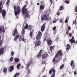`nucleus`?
Here are the masks:
<instances>
[{"instance_id":"nucleus-1","label":"nucleus","mask_w":77,"mask_h":77,"mask_svg":"<svg viewBox=\"0 0 77 77\" xmlns=\"http://www.w3.org/2000/svg\"><path fill=\"white\" fill-rule=\"evenodd\" d=\"M44 14H44L43 16L42 15L41 16V19L42 21H43L44 20H48V17L49 16V11L48 10L45 11L44 12Z\"/></svg>"},{"instance_id":"nucleus-2","label":"nucleus","mask_w":77,"mask_h":77,"mask_svg":"<svg viewBox=\"0 0 77 77\" xmlns=\"http://www.w3.org/2000/svg\"><path fill=\"white\" fill-rule=\"evenodd\" d=\"M14 13L15 15H18L20 12H21V10L20 9V7L19 6L16 7V6H14Z\"/></svg>"},{"instance_id":"nucleus-3","label":"nucleus","mask_w":77,"mask_h":77,"mask_svg":"<svg viewBox=\"0 0 77 77\" xmlns=\"http://www.w3.org/2000/svg\"><path fill=\"white\" fill-rule=\"evenodd\" d=\"M24 28H23L22 29V36H23V35H24L25 33V31L26 30V29H28V30H30V29H32V27H31V26L29 25V26L28 27V24L27 23H26V26H25ZM27 27H28V28H27Z\"/></svg>"},{"instance_id":"nucleus-4","label":"nucleus","mask_w":77,"mask_h":77,"mask_svg":"<svg viewBox=\"0 0 77 77\" xmlns=\"http://www.w3.org/2000/svg\"><path fill=\"white\" fill-rule=\"evenodd\" d=\"M62 55V51L61 50H59L57 52L56 55L55 56L54 58L53 59V62L55 63L56 61V58L57 56H60Z\"/></svg>"},{"instance_id":"nucleus-5","label":"nucleus","mask_w":77,"mask_h":77,"mask_svg":"<svg viewBox=\"0 0 77 77\" xmlns=\"http://www.w3.org/2000/svg\"><path fill=\"white\" fill-rule=\"evenodd\" d=\"M19 37L20 38H19V41H21V40L23 41H24V37H23L22 38V37L21 36V35H16L14 38V41H16V40H17V39H18V38H19Z\"/></svg>"},{"instance_id":"nucleus-6","label":"nucleus","mask_w":77,"mask_h":77,"mask_svg":"<svg viewBox=\"0 0 77 77\" xmlns=\"http://www.w3.org/2000/svg\"><path fill=\"white\" fill-rule=\"evenodd\" d=\"M49 74H51V73H53L51 76V77H54L55 75L56 74V72L55 71V70L54 69H51L49 72Z\"/></svg>"},{"instance_id":"nucleus-7","label":"nucleus","mask_w":77,"mask_h":77,"mask_svg":"<svg viewBox=\"0 0 77 77\" xmlns=\"http://www.w3.org/2000/svg\"><path fill=\"white\" fill-rule=\"evenodd\" d=\"M41 36H42V33L39 31L36 36V39L37 40H40L41 39Z\"/></svg>"},{"instance_id":"nucleus-8","label":"nucleus","mask_w":77,"mask_h":77,"mask_svg":"<svg viewBox=\"0 0 77 77\" xmlns=\"http://www.w3.org/2000/svg\"><path fill=\"white\" fill-rule=\"evenodd\" d=\"M41 42L40 40H38L37 41V42H35V46L36 47H38V46H39L40 45H41Z\"/></svg>"},{"instance_id":"nucleus-9","label":"nucleus","mask_w":77,"mask_h":77,"mask_svg":"<svg viewBox=\"0 0 77 77\" xmlns=\"http://www.w3.org/2000/svg\"><path fill=\"white\" fill-rule=\"evenodd\" d=\"M22 12L23 14H26L27 13V9H22Z\"/></svg>"},{"instance_id":"nucleus-10","label":"nucleus","mask_w":77,"mask_h":77,"mask_svg":"<svg viewBox=\"0 0 77 77\" xmlns=\"http://www.w3.org/2000/svg\"><path fill=\"white\" fill-rule=\"evenodd\" d=\"M48 57V55L47 54H44L42 56V59H47Z\"/></svg>"},{"instance_id":"nucleus-11","label":"nucleus","mask_w":77,"mask_h":77,"mask_svg":"<svg viewBox=\"0 0 77 77\" xmlns=\"http://www.w3.org/2000/svg\"><path fill=\"white\" fill-rule=\"evenodd\" d=\"M5 30L4 29V27H2L0 28V33H5Z\"/></svg>"},{"instance_id":"nucleus-12","label":"nucleus","mask_w":77,"mask_h":77,"mask_svg":"<svg viewBox=\"0 0 77 77\" xmlns=\"http://www.w3.org/2000/svg\"><path fill=\"white\" fill-rule=\"evenodd\" d=\"M42 50H41L40 51L39 53H38L37 55V58L38 59H39L41 58V53H42Z\"/></svg>"},{"instance_id":"nucleus-13","label":"nucleus","mask_w":77,"mask_h":77,"mask_svg":"<svg viewBox=\"0 0 77 77\" xmlns=\"http://www.w3.org/2000/svg\"><path fill=\"white\" fill-rule=\"evenodd\" d=\"M45 23H44L42 26L41 28V30L42 32H44V30H45Z\"/></svg>"},{"instance_id":"nucleus-14","label":"nucleus","mask_w":77,"mask_h":77,"mask_svg":"<svg viewBox=\"0 0 77 77\" xmlns=\"http://www.w3.org/2000/svg\"><path fill=\"white\" fill-rule=\"evenodd\" d=\"M2 17H4L6 16V11L5 10H3L2 12Z\"/></svg>"},{"instance_id":"nucleus-15","label":"nucleus","mask_w":77,"mask_h":77,"mask_svg":"<svg viewBox=\"0 0 77 77\" xmlns=\"http://www.w3.org/2000/svg\"><path fill=\"white\" fill-rule=\"evenodd\" d=\"M47 42L49 45H51L52 41L51 40H47Z\"/></svg>"},{"instance_id":"nucleus-16","label":"nucleus","mask_w":77,"mask_h":77,"mask_svg":"<svg viewBox=\"0 0 77 77\" xmlns=\"http://www.w3.org/2000/svg\"><path fill=\"white\" fill-rule=\"evenodd\" d=\"M74 38L73 36H72V38L69 39V41L70 42H71V43H74V42L75 40H74Z\"/></svg>"},{"instance_id":"nucleus-17","label":"nucleus","mask_w":77,"mask_h":77,"mask_svg":"<svg viewBox=\"0 0 77 77\" xmlns=\"http://www.w3.org/2000/svg\"><path fill=\"white\" fill-rule=\"evenodd\" d=\"M4 53V49L3 48H1L0 49V55Z\"/></svg>"},{"instance_id":"nucleus-18","label":"nucleus","mask_w":77,"mask_h":77,"mask_svg":"<svg viewBox=\"0 0 77 77\" xmlns=\"http://www.w3.org/2000/svg\"><path fill=\"white\" fill-rule=\"evenodd\" d=\"M70 48H71V46H70V45H69V44L67 45L66 50H69Z\"/></svg>"},{"instance_id":"nucleus-19","label":"nucleus","mask_w":77,"mask_h":77,"mask_svg":"<svg viewBox=\"0 0 77 77\" xmlns=\"http://www.w3.org/2000/svg\"><path fill=\"white\" fill-rule=\"evenodd\" d=\"M31 65V63L30 62H29L26 64V68H29V66H30Z\"/></svg>"},{"instance_id":"nucleus-20","label":"nucleus","mask_w":77,"mask_h":77,"mask_svg":"<svg viewBox=\"0 0 77 77\" xmlns=\"http://www.w3.org/2000/svg\"><path fill=\"white\" fill-rule=\"evenodd\" d=\"M17 34V29H15L14 32V34L13 35L14 36H15V35H16V34Z\"/></svg>"},{"instance_id":"nucleus-21","label":"nucleus","mask_w":77,"mask_h":77,"mask_svg":"<svg viewBox=\"0 0 77 77\" xmlns=\"http://www.w3.org/2000/svg\"><path fill=\"white\" fill-rule=\"evenodd\" d=\"M15 62H18L19 61V58H14Z\"/></svg>"},{"instance_id":"nucleus-22","label":"nucleus","mask_w":77,"mask_h":77,"mask_svg":"<svg viewBox=\"0 0 77 77\" xmlns=\"http://www.w3.org/2000/svg\"><path fill=\"white\" fill-rule=\"evenodd\" d=\"M40 9L41 10V9H43L45 8L44 5H40Z\"/></svg>"},{"instance_id":"nucleus-23","label":"nucleus","mask_w":77,"mask_h":77,"mask_svg":"<svg viewBox=\"0 0 77 77\" xmlns=\"http://www.w3.org/2000/svg\"><path fill=\"white\" fill-rule=\"evenodd\" d=\"M10 70H9L10 72H12L14 69V67L13 66H11L10 67Z\"/></svg>"},{"instance_id":"nucleus-24","label":"nucleus","mask_w":77,"mask_h":77,"mask_svg":"<svg viewBox=\"0 0 77 77\" xmlns=\"http://www.w3.org/2000/svg\"><path fill=\"white\" fill-rule=\"evenodd\" d=\"M3 72L4 73H6V72H7V69L6 68H4L3 70Z\"/></svg>"},{"instance_id":"nucleus-25","label":"nucleus","mask_w":77,"mask_h":77,"mask_svg":"<svg viewBox=\"0 0 77 77\" xmlns=\"http://www.w3.org/2000/svg\"><path fill=\"white\" fill-rule=\"evenodd\" d=\"M25 15V18H28L29 17V14L28 13H26V14H24Z\"/></svg>"},{"instance_id":"nucleus-26","label":"nucleus","mask_w":77,"mask_h":77,"mask_svg":"<svg viewBox=\"0 0 77 77\" xmlns=\"http://www.w3.org/2000/svg\"><path fill=\"white\" fill-rule=\"evenodd\" d=\"M3 39H2L0 41V47H2V44H3Z\"/></svg>"},{"instance_id":"nucleus-27","label":"nucleus","mask_w":77,"mask_h":77,"mask_svg":"<svg viewBox=\"0 0 77 77\" xmlns=\"http://www.w3.org/2000/svg\"><path fill=\"white\" fill-rule=\"evenodd\" d=\"M50 51H52V50H53V49H54V46H52L50 47Z\"/></svg>"},{"instance_id":"nucleus-28","label":"nucleus","mask_w":77,"mask_h":77,"mask_svg":"<svg viewBox=\"0 0 77 77\" xmlns=\"http://www.w3.org/2000/svg\"><path fill=\"white\" fill-rule=\"evenodd\" d=\"M40 5L42 6V5H44V2H40Z\"/></svg>"},{"instance_id":"nucleus-29","label":"nucleus","mask_w":77,"mask_h":77,"mask_svg":"<svg viewBox=\"0 0 77 77\" xmlns=\"http://www.w3.org/2000/svg\"><path fill=\"white\" fill-rule=\"evenodd\" d=\"M64 64H62V65H61L60 67V69H62L63 68V67H64Z\"/></svg>"},{"instance_id":"nucleus-30","label":"nucleus","mask_w":77,"mask_h":77,"mask_svg":"<svg viewBox=\"0 0 77 77\" xmlns=\"http://www.w3.org/2000/svg\"><path fill=\"white\" fill-rule=\"evenodd\" d=\"M64 9V7L62 5L60 7V10H63Z\"/></svg>"},{"instance_id":"nucleus-31","label":"nucleus","mask_w":77,"mask_h":77,"mask_svg":"<svg viewBox=\"0 0 77 77\" xmlns=\"http://www.w3.org/2000/svg\"><path fill=\"white\" fill-rule=\"evenodd\" d=\"M74 64V61L72 60L71 61V63H70V65L71 66H72V65Z\"/></svg>"},{"instance_id":"nucleus-32","label":"nucleus","mask_w":77,"mask_h":77,"mask_svg":"<svg viewBox=\"0 0 77 77\" xmlns=\"http://www.w3.org/2000/svg\"><path fill=\"white\" fill-rule=\"evenodd\" d=\"M9 3H10V0H8L6 3V5H9Z\"/></svg>"},{"instance_id":"nucleus-33","label":"nucleus","mask_w":77,"mask_h":77,"mask_svg":"<svg viewBox=\"0 0 77 77\" xmlns=\"http://www.w3.org/2000/svg\"><path fill=\"white\" fill-rule=\"evenodd\" d=\"M64 2H65V3H66V4H69V2L67 0H65L64 1Z\"/></svg>"},{"instance_id":"nucleus-34","label":"nucleus","mask_w":77,"mask_h":77,"mask_svg":"<svg viewBox=\"0 0 77 77\" xmlns=\"http://www.w3.org/2000/svg\"><path fill=\"white\" fill-rule=\"evenodd\" d=\"M57 20L56 19V18H55L54 20H53V23H56Z\"/></svg>"},{"instance_id":"nucleus-35","label":"nucleus","mask_w":77,"mask_h":77,"mask_svg":"<svg viewBox=\"0 0 77 77\" xmlns=\"http://www.w3.org/2000/svg\"><path fill=\"white\" fill-rule=\"evenodd\" d=\"M42 65H46V64H45V61H43L42 62Z\"/></svg>"},{"instance_id":"nucleus-36","label":"nucleus","mask_w":77,"mask_h":77,"mask_svg":"<svg viewBox=\"0 0 77 77\" xmlns=\"http://www.w3.org/2000/svg\"><path fill=\"white\" fill-rule=\"evenodd\" d=\"M13 59H14V57H13L10 58V62H12Z\"/></svg>"},{"instance_id":"nucleus-37","label":"nucleus","mask_w":77,"mask_h":77,"mask_svg":"<svg viewBox=\"0 0 77 77\" xmlns=\"http://www.w3.org/2000/svg\"><path fill=\"white\" fill-rule=\"evenodd\" d=\"M2 13V7L0 8V14Z\"/></svg>"},{"instance_id":"nucleus-38","label":"nucleus","mask_w":77,"mask_h":77,"mask_svg":"<svg viewBox=\"0 0 77 77\" xmlns=\"http://www.w3.org/2000/svg\"><path fill=\"white\" fill-rule=\"evenodd\" d=\"M17 66L18 69H20V64H17Z\"/></svg>"},{"instance_id":"nucleus-39","label":"nucleus","mask_w":77,"mask_h":77,"mask_svg":"<svg viewBox=\"0 0 77 77\" xmlns=\"http://www.w3.org/2000/svg\"><path fill=\"white\" fill-rule=\"evenodd\" d=\"M63 20L62 19H60V22L61 23H63Z\"/></svg>"},{"instance_id":"nucleus-40","label":"nucleus","mask_w":77,"mask_h":77,"mask_svg":"<svg viewBox=\"0 0 77 77\" xmlns=\"http://www.w3.org/2000/svg\"><path fill=\"white\" fill-rule=\"evenodd\" d=\"M75 12H77V6H75Z\"/></svg>"},{"instance_id":"nucleus-41","label":"nucleus","mask_w":77,"mask_h":77,"mask_svg":"<svg viewBox=\"0 0 77 77\" xmlns=\"http://www.w3.org/2000/svg\"><path fill=\"white\" fill-rule=\"evenodd\" d=\"M67 29L68 30H71V27L70 26H68L67 28Z\"/></svg>"},{"instance_id":"nucleus-42","label":"nucleus","mask_w":77,"mask_h":77,"mask_svg":"<svg viewBox=\"0 0 77 77\" xmlns=\"http://www.w3.org/2000/svg\"><path fill=\"white\" fill-rule=\"evenodd\" d=\"M29 35L30 37L32 36V32H30V34H29Z\"/></svg>"},{"instance_id":"nucleus-43","label":"nucleus","mask_w":77,"mask_h":77,"mask_svg":"<svg viewBox=\"0 0 77 77\" xmlns=\"http://www.w3.org/2000/svg\"><path fill=\"white\" fill-rule=\"evenodd\" d=\"M56 29V26H54V27L53 28V30H55Z\"/></svg>"},{"instance_id":"nucleus-44","label":"nucleus","mask_w":77,"mask_h":77,"mask_svg":"<svg viewBox=\"0 0 77 77\" xmlns=\"http://www.w3.org/2000/svg\"><path fill=\"white\" fill-rule=\"evenodd\" d=\"M26 5H25L23 6V7L22 8V9H25V8H26Z\"/></svg>"},{"instance_id":"nucleus-45","label":"nucleus","mask_w":77,"mask_h":77,"mask_svg":"<svg viewBox=\"0 0 77 77\" xmlns=\"http://www.w3.org/2000/svg\"><path fill=\"white\" fill-rule=\"evenodd\" d=\"M11 54L12 56H13L14 55V52H12L11 53Z\"/></svg>"},{"instance_id":"nucleus-46","label":"nucleus","mask_w":77,"mask_h":77,"mask_svg":"<svg viewBox=\"0 0 77 77\" xmlns=\"http://www.w3.org/2000/svg\"><path fill=\"white\" fill-rule=\"evenodd\" d=\"M65 22L66 23L68 22V19L66 18L65 20Z\"/></svg>"},{"instance_id":"nucleus-47","label":"nucleus","mask_w":77,"mask_h":77,"mask_svg":"<svg viewBox=\"0 0 77 77\" xmlns=\"http://www.w3.org/2000/svg\"><path fill=\"white\" fill-rule=\"evenodd\" d=\"M48 20H51V17H48Z\"/></svg>"},{"instance_id":"nucleus-48","label":"nucleus","mask_w":77,"mask_h":77,"mask_svg":"<svg viewBox=\"0 0 77 77\" xmlns=\"http://www.w3.org/2000/svg\"><path fill=\"white\" fill-rule=\"evenodd\" d=\"M30 72V70L29 69H28V73H29Z\"/></svg>"},{"instance_id":"nucleus-49","label":"nucleus","mask_w":77,"mask_h":77,"mask_svg":"<svg viewBox=\"0 0 77 77\" xmlns=\"http://www.w3.org/2000/svg\"><path fill=\"white\" fill-rule=\"evenodd\" d=\"M69 37H71V33L69 34Z\"/></svg>"},{"instance_id":"nucleus-50","label":"nucleus","mask_w":77,"mask_h":77,"mask_svg":"<svg viewBox=\"0 0 77 77\" xmlns=\"http://www.w3.org/2000/svg\"><path fill=\"white\" fill-rule=\"evenodd\" d=\"M74 74H75V75H76V74H77V73L76 72H74Z\"/></svg>"},{"instance_id":"nucleus-51","label":"nucleus","mask_w":77,"mask_h":77,"mask_svg":"<svg viewBox=\"0 0 77 77\" xmlns=\"http://www.w3.org/2000/svg\"><path fill=\"white\" fill-rule=\"evenodd\" d=\"M57 15H60V13H59V12L57 13Z\"/></svg>"},{"instance_id":"nucleus-52","label":"nucleus","mask_w":77,"mask_h":77,"mask_svg":"<svg viewBox=\"0 0 77 77\" xmlns=\"http://www.w3.org/2000/svg\"><path fill=\"white\" fill-rule=\"evenodd\" d=\"M2 3L1 2H0V7H1V5H2Z\"/></svg>"},{"instance_id":"nucleus-53","label":"nucleus","mask_w":77,"mask_h":77,"mask_svg":"<svg viewBox=\"0 0 77 77\" xmlns=\"http://www.w3.org/2000/svg\"><path fill=\"white\" fill-rule=\"evenodd\" d=\"M16 18L17 19H18V17L16 16Z\"/></svg>"},{"instance_id":"nucleus-54","label":"nucleus","mask_w":77,"mask_h":77,"mask_svg":"<svg viewBox=\"0 0 77 77\" xmlns=\"http://www.w3.org/2000/svg\"><path fill=\"white\" fill-rule=\"evenodd\" d=\"M50 0V2H51V3H52V1H53V0Z\"/></svg>"},{"instance_id":"nucleus-55","label":"nucleus","mask_w":77,"mask_h":77,"mask_svg":"<svg viewBox=\"0 0 77 77\" xmlns=\"http://www.w3.org/2000/svg\"><path fill=\"white\" fill-rule=\"evenodd\" d=\"M26 4H27V3H28V2L27 1H26Z\"/></svg>"},{"instance_id":"nucleus-56","label":"nucleus","mask_w":77,"mask_h":77,"mask_svg":"<svg viewBox=\"0 0 77 77\" xmlns=\"http://www.w3.org/2000/svg\"><path fill=\"white\" fill-rule=\"evenodd\" d=\"M66 35H68V32H66Z\"/></svg>"},{"instance_id":"nucleus-57","label":"nucleus","mask_w":77,"mask_h":77,"mask_svg":"<svg viewBox=\"0 0 77 77\" xmlns=\"http://www.w3.org/2000/svg\"><path fill=\"white\" fill-rule=\"evenodd\" d=\"M45 40H46V38H45L44 39V41H45Z\"/></svg>"},{"instance_id":"nucleus-58","label":"nucleus","mask_w":77,"mask_h":77,"mask_svg":"<svg viewBox=\"0 0 77 77\" xmlns=\"http://www.w3.org/2000/svg\"><path fill=\"white\" fill-rule=\"evenodd\" d=\"M74 65H73V66L72 67V69H74Z\"/></svg>"},{"instance_id":"nucleus-59","label":"nucleus","mask_w":77,"mask_h":77,"mask_svg":"<svg viewBox=\"0 0 77 77\" xmlns=\"http://www.w3.org/2000/svg\"><path fill=\"white\" fill-rule=\"evenodd\" d=\"M37 5H39V4L38 3H37Z\"/></svg>"},{"instance_id":"nucleus-60","label":"nucleus","mask_w":77,"mask_h":77,"mask_svg":"<svg viewBox=\"0 0 77 77\" xmlns=\"http://www.w3.org/2000/svg\"><path fill=\"white\" fill-rule=\"evenodd\" d=\"M75 23V21H74L73 22V24H74Z\"/></svg>"},{"instance_id":"nucleus-61","label":"nucleus","mask_w":77,"mask_h":77,"mask_svg":"<svg viewBox=\"0 0 77 77\" xmlns=\"http://www.w3.org/2000/svg\"><path fill=\"white\" fill-rule=\"evenodd\" d=\"M75 24H76V26L77 27V25H76V23L75 22Z\"/></svg>"},{"instance_id":"nucleus-62","label":"nucleus","mask_w":77,"mask_h":77,"mask_svg":"<svg viewBox=\"0 0 77 77\" xmlns=\"http://www.w3.org/2000/svg\"><path fill=\"white\" fill-rule=\"evenodd\" d=\"M45 77V76H43V77Z\"/></svg>"},{"instance_id":"nucleus-63","label":"nucleus","mask_w":77,"mask_h":77,"mask_svg":"<svg viewBox=\"0 0 77 77\" xmlns=\"http://www.w3.org/2000/svg\"><path fill=\"white\" fill-rule=\"evenodd\" d=\"M57 20H59V18H58L57 19Z\"/></svg>"},{"instance_id":"nucleus-64","label":"nucleus","mask_w":77,"mask_h":77,"mask_svg":"<svg viewBox=\"0 0 77 77\" xmlns=\"http://www.w3.org/2000/svg\"><path fill=\"white\" fill-rule=\"evenodd\" d=\"M22 68H23V66H22Z\"/></svg>"}]
</instances>
